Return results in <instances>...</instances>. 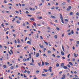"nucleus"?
I'll use <instances>...</instances> for the list:
<instances>
[{
	"instance_id": "f8f14e48",
	"label": "nucleus",
	"mask_w": 79,
	"mask_h": 79,
	"mask_svg": "<svg viewBox=\"0 0 79 79\" xmlns=\"http://www.w3.org/2000/svg\"><path fill=\"white\" fill-rule=\"evenodd\" d=\"M51 17L52 18H53V19H54V18H55V17L53 15H51Z\"/></svg>"
},
{
	"instance_id": "473e14b6",
	"label": "nucleus",
	"mask_w": 79,
	"mask_h": 79,
	"mask_svg": "<svg viewBox=\"0 0 79 79\" xmlns=\"http://www.w3.org/2000/svg\"><path fill=\"white\" fill-rule=\"evenodd\" d=\"M70 15H73V12H70Z\"/></svg>"
},
{
	"instance_id": "a878e982",
	"label": "nucleus",
	"mask_w": 79,
	"mask_h": 79,
	"mask_svg": "<svg viewBox=\"0 0 79 79\" xmlns=\"http://www.w3.org/2000/svg\"><path fill=\"white\" fill-rule=\"evenodd\" d=\"M27 61V60H26V59H24L23 60V61Z\"/></svg>"
},
{
	"instance_id": "1a4fd4ad",
	"label": "nucleus",
	"mask_w": 79,
	"mask_h": 79,
	"mask_svg": "<svg viewBox=\"0 0 79 79\" xmlns=\"http://www.w3.org/2000/svg\"><path fill=\"white\" fill-rule=\"evenodd\" d=\"M45 64L46 66H47V65H48V64H49V63L46 62H45Z\"/></svg>"
},
{
	"instance_id": "ddd939ff",
	"label": "nucleus",
	"mask_w": 79,
	"mask_h": 79,
	"mask_svg": "<svg viewBox=\"0 0 79 79\" xmlns=\"http://www.w3.org/2000/svg\"><path fill=\"white\" fill-rule=\"evenodd\" d=\"M42 65H41V66H44V62L43 61H42Z\"/></svg>"
},
{
	"instance_id": "4468645a",
	"label": "nucleus",
	"mask_w": 79,
	"mask_h": 79,
	"mask_svg": "<svg viewBox=\"0 0 79 79\" xmlns=\"http://www.w3.org/2000/svg\"><path fill=\"white\" fill-rule=\"evenodd\" d=\"M61 53L62 55H64V52L63 51H62L61 52Z\"/></svg>"
},
{
	"instance_id": "20e7f679",
	"label": "nucleus",
	"mask_w": 79,
	"mask_h": 79,
	"mask_svg": "<svg viewBox=\"0 0 79 79\" xmlns=\"http://www.w3.org/2000/svg\"><path fill=\"white\" fill-rule=\"evenodd\" d=\"M49 70L50 72L51 73V72H52V67H49Z\"/></svg>"
},
{
	"instance_id": "9b49d317",
	"label": "nucleus",
	"mask_w": 79,
	"mask_h": 79,
	"mask_svg": "<svg viewBox=\"0 0 79 79\" xmlns=\"http://www.w3.org/2000/svg\"><path fill=\"white\" fill-rule=\"evenodd\" d=\"M27 44H30L31 45V41H27Z\"/></svg>"
},
{
	"instance_id": "09e8293b",
	"label": "nucleus",
	"mask_w": 79,
	"mask_h": 79,
	"mask_svg": "<svg viewBox=\"0 0 79 79\" xmlns=\"http://www.w3.org/2000/svg\"><path fill=\"white\" fill-rule=\"evenodd\" d=\"M4 2L5 3H7V2H6V1L5 0H4Z\"/></svg>"
},
{
	"instance_id": "f3484780",
	"label": "nucleus",
	"mask_w": 79,
	"mask_h": 79,
	"mask_svg": "<svg viewBox=\"0 0 79 79\" xmlns=\"http://www.w3.org/2000/svg\"><path fill=\"white\" fill-rule=\"evenodd\" d=\"M62 48L63 52H64V47H63V45H62Z\"/></svg>"
},
{
	"instance_id": "a18cd8bd",
	"label": "nucleus",
	"mask_w": 79,
	"mask_h": 79,
	"mask_svg": "<svg viewBox=\"0 0 79 79\" xmlns=\"http://www.w3.org/2000/svg\"><path fill=\"white\" fill-rule=\"evenodd\" d=\"M64 34H63L62 35V37H64Z\"/></svg>"
},
{
	"instance_id": "680f3d73",
	"label": "nucleus",
	"mask_w": 79,
	"mask_h": 79,
	"mask_svg": "<svg viewBox=\"0 0 79 79\" xmlns=\"http://www.w3.org/2000/svg\"><path fill=\"white\" fill-rule=\"evenodd\" d=\"M33 31H35L37 32V30H35V29H33Z\"/></svg>"
},
{
	"instance_id": "6e6d98bb",
	"label": "nucleus",
	"mask_w": 79,
	"mask_h": 79,
	"mask_svg": "<svg viewBox=\"0 0 79 79\" xmlns=\"http://www.w3.org/2000/svg\"><path fill=\"white\" fill-rule=\"evenodd\" d=\"M22 6H25V4H22Z\"/></svg>"
},
{
	"instance_id": "4be33fe9",
	"label": "nucleus",
	"mask_w": 79,
	"mask_h": 79,
	"mask_svg": "<svg viewBox=\"0 0 79 79\" xmlns=\"http://www.w3.org/2000/svg\"><path fill=\"white\" fill-rule=\"evenodd\" d=\"M43 70L44 71V72H47V71H48L47 69H44Z\"/></svg>"
},
{
	"instance_id": "e2e57ef3",
	"label": "nucleus",
	"mask_w": 79,
	"mask_h": 79,
	"mask_svg": "<svg viewBox=\"0 0 79 79\" xmlns=\"http://www.w3.org/2000/svg\"><path fill=\"white\" fill-rule=\"evenodd\" d=\"M69 56H70V54H69L68 56H67V57H68V58H69Z\"/></svg>"
},
{
	"instance_id": "4d7b16f0",
	"label": "nucleus",
	"mask_w": 79,
	"mask_h": 79,
	"mask_svg": "<svg viewBox=\"0 0 79 79\" xmlns=\"http://www.w3.org/2000/svg\"><path fill=\"white\" fill-rule=\"evenodd\" d=\"M47 50V49L46 48H44V52H45V50Z\"/></svg>"
},
{
	"instance_id": "c85d7f7f",
	"label": "nucleus",
	"mask_w": 79,
	"mask_h": 79,
	"mask_svg": "<svg viewBox=\"0 0 79 79\" xmlns=\"http://www.w3.org/2000/svg\"><path fill=\"white\" fill-rule=\"evenodd\" d=\"M8 53H9L10 55H11V52H10V51H9L8 52Z\"/></svg>"
},
{
	"instance_id": "58836bf2",
	"label": "nucleus",
	"mask_w": 79,
	"mask_h": 79,
	"mask_svg": "<svg viewBox=\"0 0 79 79\" xmlns=\"http://www.w3.org/2000/svg\"><path fill=\"white\" fill-rule=\"evenodd\" d=\"M36 73H39V70H36Z\"/></svg>"
},
{
	"instance_id": "ea45409f",
	"label": "nucleus",
	"mask_w": 79,
	"mask_h": 79,
	"mask_svg": "<svg viewBox=\"0 0 79 79\" xmlns=\"http://www.w3.org/2000/svg\"><path fill=\"white\" fill-rule=\"evenodd\" d=\"M65 21H66L67 22H68V19H65Z\"/></svg>"
},
{
	"instance_id": "cd10ccee",
	"label": "nucleus",
	"mask_w": 79,
	"mask_h": 79,
	"mask_svg": "<svg viewBox=\"0 0 79 79\" xmlns=\"http://www.w3.org/2000/svg\"><path fill=\"white\" fill-rule=\"evenodd\" d=\"M56 29L58 31H60V29L58 27H56Z\"/></svg>"
},
{
	"instance_id": "e433bc0d",
	"label": "nucleus",
	"mask_w": 79,
	"mask_h": 79,
	"mask_svg": "<svg viewBox=\"0 0 79 79\" xmlns=\"http://www.w3.org/2000/svg\"><path fill=\"white\" fill-rule=\"evenodd\" d=\"M27 16H30V17H31V16H32V15H27Z\"/></svg>"
},
{
	"instance_id": "dca6fc26",
	"label": "nucleus",
	"mask_w": 79,
	"mask_h": 79,
	"mask_svg": "<svg viewBox=\"0 0 79 79\" xmlns=\"http://www.w3.org/2000/svg\"><path fill=\"white\" fill-rule=\"evenodd\" d=\"M3 67L5 68V69H6V65H3Z\"/></svg>"
},
{
	"instance_id": "b1692460",
	"label": "nucleus",
	"mask_w": 79,
	"mask_h": 79,
	"mask_svg": "<svg viewBox=\"0 0 79 79\" xmlns=\"http://www.w3.org/2000/svg\"><path fill=\"white\" fill-rule=\"evenodd\" d=\"M60 66V64H59L57 63L56 64V67H58V66Z\"/></svg>"
},
{
	"instance_id": "393cba45",
	"label": "nucleus",
	"mask_w": 79,
	"mask_h": 79,
	"mask_svg": "<svg viewBox=\"0 0 79 79\" xmlns=\"http://www.w3.org/2000/svg\"><path fill=\"white\" fill-rule=\"evenodd\" d=\"M44 43H45L46 45H48V43L47 42H46L45 41L44 42Z\"/></svg>"
},
{
	"instance_id": "2eb2a0df",
	"label": "nucleus",
	"mask_w": 79,
	"mask_h": 79,
	"mask_svg": "<svg viewBox=\"0 0 79 79\" xmlns=\"http://www.w3.org/2000/svg\"><path fill=\"white\" fill-rule=\"evenodd\" d=\"M41 75H42L43 76H44V77L47 76V74H42Z\"/></svg>"
},
{
	"instance_id": "774afa93",
	"label": "nucleus",
	"mask_w": 79,
	"mask_h": 79,
	"mask_svg": "<svg viewBox=\"0 0 79 79\" xmlns=\"http://www.w3.org/2000/svg\"><path fill=\"white\" fill-rule=\"evenodd\" d=\"M42 3H41V4H40L39 5L40 6H42Z\"/></svg>"
},
{
	"instance_id": "412c9836",
	"label": "nucleus",
	"mask_w": 79,
	"mask_h": 79,
	"mask_svg": "<svg viewBox=\"0 0 79 79\" xmlns=\"http://www.w3.org/2000/svg\"><path fill=\"white\" fill-rule=\"evenodd\" d=\"M69 64L70 65H71V66H73V64L72 63V62H70L69 63Z\"/></svg>"
},
{
	"instance_id": "37998d69",
	"label": "nucleus",
	"mask_w": 79,
	"mask_h": 79,
	"mask_svg": "<svg viewBox=\"0 0 79 79\" xmlns=\"http://www.w3.org/2000/svg\"><path fill=\"white\" fill-rule=\"evenodd\" d=\"M33 25H34V26H35V27H36V24L35 23H34V24H33Z\"/></svg>"
},
{
	"instance_id": "39448f33",
	"label": "nucleus",
	"mask_w": 79,
	"mask_h": 79,
	"mask_svg": "<svg viewBox=\"0 0 79 79\" xmlns=\"http://www.w3.org/2000/svg\"><path fill=\"white\" fill-rule=\"evenodd\" d=\"M34 64V63L31 62L30 63V65L31 66H35V64Z\"/></svg>"
},
{
	"instance_id": "c756f323",
	"label": "nucleus",
	"mask_w": 79,
	"mask_h": 79,
	"mask_svg": "<svg viewBox=\"0 0 79 79\" xmlns=\"http://www.w3.org/2000/svg\"><path fill=\"white\" fill-rule=\"evenodd\" d=\"M55 9V6H53L51 8V10H54Z\"/></svg>"
},
{
	"instance_id": "0e129e2a",
	"label": "nucleus",
	"mask_w": 79,
	"mask_h": 79,
	"mask_svg": "<svg viewBox=\"0 0 79 79\" xmlns=\"http://www.w3.org/2000/svg\"><path fill=\"white\" fill-rule=\"evenodd\" d=\"M41 1H42V2L43 3H44V1H45V0H41Z\"/></svg>"
},
{
	"instance_id": "052dcab7",
	"label": "nucleus",
	"mask_w": 79,
	"mask_h": 79,
	"mask_svg": "<svg viewBox=\"0 0 79 79\" xmlns=\"http://www.w3.org/2000/svg\"><path fill=\"white\" fill-rule=\"evenodd\" d=\"M23 76L24 77H27V76H26V75H25V74H24L23 75Z\"/></svg>"
},
{
	"instance_id": "49530a36",
	"label": "nucleus",
	"mask_w": 79,
	"mask_h": 79,
	"mask_svg": "<svg viewBox=\"0 0 79 79\" xmlns=\"http://www.w3.org/2000/svg\"><path fill=\"white\" fill-rule=\"evenodd\" d=\"M32 48H33V49L34 51H35V49L34 47H32Z\"/></svg>"
},
{
	"instance_id": "6ab92c4d",
	"label": "nucleus",
	"mask_w": 79,
	"mask_h": 79,
	"mask_svg": "<svg viewBox=\"0 0 79 79\" xmlns=\"http://www.w3.org/2000/svg\"><path fill=\"white\" fill-rule=\"evenodd\" d=\"M14 68V66H12L10 67V69H13Z\"/></svg>"
},
{
	"instance_id": "6e6552de",
	"label": "nucleus",
	"mask_w": 79,
	"mask_h": 79,
	"mask_svg": "<svg viewBox=\"0 0 79 79\" xmlns=\"http://www.w3.org/2000/svg\"><path fill=\"white\" fill-rule=\"evenodd\" d=\"M63 68L65 69H68V67L66 66H64Z\"/></svg>"
},
{
	"instance_id": "5fc2aeb1",
	"label": "nucleus",
	"mask_w": 79,
	"mask_h": 79,
	"mask_svg": "<svg viewBox=\"0 0 79 79\" xmlns=\"http://www.w3.org/2000/svg\"><path fill=\"white\" fill-rule=\"evenodd\" d=\"M63 73V72L60 71V72H59V74H61V73Z\"/></svg>"
},
{
	"instance_id": "13d9d810",
	"label": "nucleus",
	"mask_w": 79,
	"mask_h": 79,
	"mask_svg": "<svg viewBox=\"0 0 79 79\" xmlns=\"http://www.w3.org/2000/svg\"><path fill=\"white\" fill-rule=\"evenodd\" d=\"M8 32H9V31H7V32H6V34H7V35L8 34Z\"/></svg>"
},
{
	"instance_id": "9d476101",
	"label": "nucleus",
	"mask_w": 79,
	"mask_h": 79,
	"mask_svg": "<svg viewBox=\"0 0 79 79\" xmlns=\"http://www.w3.org/2000/svg\"><path fill=\"white\" fill-rule=\"evenodd\" d=\"M64 63H62L61 64V66L63 67L64 66Z\"/></svg>"
},
{
	"instance_id": "79ce46f5",
	"label": "nucleus",
	"mask_w": 79,
	"mask_h": 79,
	"mask_svg": "<svg viewBox=\"0 0 79 79\" xmlns=\"http://www.w3.org/2000/svg\"><path fill=\"white\" fill-rule=\"evenodd\" d=\"M77 44H79V41H77Z\"/></svg>"
},
{
	"instance_id": "a19ab883",
	"label": "nucleus",
	"mask_w": 79,
	"mask_h": 79,
	"mask_svg": "<svg viewBox=\"0 0 79 79\" xmlns=\"http://www.w3.org/2000/svg\"><path fill=\"white\" fill-rule=\"evenodd\" d=\"M38 64L39 65V66H41L40 65V62L38 63Z\"/></svg>"
},
{
	"instance_id": "c03bdc74",
	"label": "nucleus",
	"mask_w": 79,
	"mask_h": 79,
	"mask_svg": "<svg viewBox=\"0 0 79 79\" xmlns=\"http://www.w3.org/2000/svg\"><path fill=\"white\" fill-rule=\"evenodd\" d=\"M48 52L49 53H51V51L50 50L48 51Z\"/></svg>"
},
{
	"instance_id": "c9c22d12",
	"label": "nucleus",
	"mask_w": 79,
	"mask_h": 79,
	"mask_svg": "<svg viewBox=\"0 0 79 79\" xmlns=\"http://www.w3.org/2000/svg\"><path fill=\"white\" fill-rule=\"evenodd\" d=\"M71 32L68 33V35H71Z\"/></svg>"
},
{
	"instance_id": "423d86ee",
	"label": "nucleus",
	"mask_w": 79,
	"mask_h": 79,
	"mask_svg": "<svg viewBox=\"0 0 79 79\" xmlns=\"http://www.w3.org/2000/svg\"><path fill=\"white\" fill-rule=\"evenodd\" d=\"M30 19L31 21H34L35 20L34 19V17L32 18L31 19Z\"/></svg>"
},
{
	"instance_id": "603ef678",
	"label": "nucleus",
	"mask_w": 79,
	"mask_h": 79,
	"mask_svg": "<svg viewBox=\"0 0 79 79\" xmlns=\"http://www.w3.org/2000/svg\"><path fill=\"white\" fill-rule=\"evenodd\" d=\"M27 73V70H25V71H24V73Z\"/></svg>"
},
{
	"instance_id": "bb28decb",
	"label": "nucleus",
	"mask_w": 79,
	"mask_h": 79,
	"mask_svg": "<svg viewBox=\"0 0 79 79\" xmlns=\"http://www.w3.org/2000/svg\"><path fill=\"white\" fill-rule=\"evenodd\" d=\"M17 41L19 44L20 43V41H19V39H18Z\"/></svg>"
},
{
	"instance_id": "338daca9",
	"label": "nucleus",
	"mask_w": 79,
	"mask_h": 79,
	"mask_svg": "<svg viewBox=\"0 0 79 79\" xmlns=\"http://www.w3.org/2000/svg\"><path fill=\"white\" fill-rule=\"evenodd\" d=\"M77 31H79V28H78L77 29Z\"/></svg>"
},
{
	"instance_id": "bf43d9fd",
	"label": "nucleus",
	"mask_w": 79,
	"mask_h": 79,
	"mask_svg": "<svg viewBox=\"0 0 79 79\" xmlns=\"http://www.w3.org/2000/svg\"><path fill=\"white\" fill-rule=\"evenodd\" d=\"M57 58H60V56H56Z\"/></svg>"
},
{
	"instance_id": "4c0bfd02",
	"label": "nucleus",
	"mask_w": 79,
	"mask_h": 79,
	"mask_svg": "<svg viewBox=\"0 0 79 79\" xmlns=\"http://www.w3.org/2000/svg\"><path fill=\"white\" fill-rule=\"evenodd\" d=\"M58 8H59V7L58 6H57L56 7V10H58Z\"/></svg>"
},
{
	"instance_id": "72a5a7b5",
	"label": "nucleus",
	"mask_w": 79,
	"mask_h": 79,
	"mask_svg": "<svg viewBox=\"0 0 79 79\" xmlns=\"http://www.w3.org/2000/svg\"><path fill=\"white\" fill-rule=\"evenodd\" d=\"M54 37L55 39H57V35H55L54 36Z\"/></svg>"
},
{
	"instance_id": "864d4df0",
	"label": "nucleus",
	"mask_w": 79,
	"mask_h": 79,
	"mask_svg": "<svg viewBox=\"0 0 79 79\" xmlns=\"http://www.w3.org/2000/svg\"><path fill=\"white\" fill-rule=\"evenodd\" d=\"M26 13L27 14H29V12H28V11H26Z\"/></svg>"
},
{
	"instance_id": "8fccbe9b",
	"label": "nucleus",
	"mask_w": 79,
	"mask_h": 79,
	"mask_svg": "<svg viewBox=\"0 0 79 79\" xmlns=\"http://www.w3.org/2000/svg\"><path fill=\"white\" fill-rule=\"evenodd\" d=\"M70 41H71V42H72L73 40H74L73 39H70Z\"/></svg>"
},
{
	"instance_id": "0eeeda50",
	"label": "nucleus",
	"mask_w": 79,
	"mask_h": 79,
	"mask_svg": "<svg viewBox=\"0 0 79 79\" xmlns=\"http://www.w3.org/2000/svg\"><path fill=\"white\" fill-rule=\"evenodd\" d=\"M39 53H37L36 54V57H39Z\"/></svg>"
},
{
	"instance_id": "f257e3e1",
	"label": "nucleus",
	"mask_w": 79,
	"mask_h": 79,
	"mask_svg": "<svg viewBox=\"0 0 79 79\" xmlns=\"http://www.w3.org/2000/svg\"><path fill=\"white\" fill-rule=\"evenodd\" d=\"M60 19L61 20V22L63 24H64V22L63 18V16H62V15L60 14Z\"/></svg>"
},
{
	"instance_id": "7ed1b4c3",
	"label": "nucleus",
	"mask_w": 79,
	"mask_h": 79,
	"mask_svg": "<svg viewBox=\"0 0 79 79\" xmlns=\"http://www.w3.org/2000/svg\"><path fill=\"white\" fill-rule=\"evenodd\" d=\"M62 76L63 77L61 78V79H65L66 78V75L64 74Z\"/></svg>"
},
{
	"instance_id": "aec40b11",
	"label": "nucleus",
	"mask_w": 79,
	"mask_h": 79,
	"mask_svg": "<svg viewBox=\"0 0 79 79\" xmlns=\"http://www.w3.org/2000/svg\"><path fill=\"white\" fill-rule=\"evenodd\" d=\"M16 22H17V23H18V24L20 23V22H19V20L17 21Z\"/></svg>"
},
{
	"instance_id": "5701e85b",
	"label": "nucleus",
	"mask_w": 79,
	"mask_h": 79,
	"mask_svg": "<svg viewBox=\"0 0 79 79\" xmlns=\"http://www.w3.org/2000/svg\"><path fill=\"white\" fill-rule=\"evenodd\" d=\"M66 4V2H63L62 3V5H65Z\"/></svg>"
},
{
	"instance_id": "2f4dec72",
	"label": "nucleus",
	"mask_w": 79,
	"mask_h": 79,
	"mask_svg": "<svg viewBox=\"0 0 79 79\" xmlns=\"http://www.w3.org/2000/svg\"><path fill=\"white\" fill-rule=\"evenodd\" d=\"M8 5H10L11 6H13V5L11 3H8Z\"/></svg>"
},
{
	"instance_id": "69168bd1",
	"label": "nucleus",
	"mask_w": 79,
	"mask_h": 79,
	"mask_svg": "<svg viewBox=\"0 0 79 79\" xmlns=\"http://www.w3.org/2000/svg\"><path fill=\"white\" fill-rule=\"evenodd\" d=\"M52 55L53 57H55V54H52Z\"/></svg>"
},
{
	"instance_id": "f704fd0d",
	"label": "nucleus",
	"mask_w": 79,
	"mask_h": 79,
	"mask_svg": "<svg viewBox=\"0 0 79 79\" xmlns=\"http://www.w3.org/2000/svg\"><path fill=\"white\" fill-rule=\"evenodd\" d=\"M73 55L74 56H75V57H77V55H76V54L74 53Z\"/></svg>"
},
{
	"instance_id": "de8ad7c7",
	"label": "nucleus",
	"mask_w": 79,
	"mask_h": 79,
	"mask_svg": "<svg viewBox=\"0 0 79 79\" xmlns=\"http://www.w3.org/2000/svg\"><path fill=\"white\" fill-rule=\"evenodd\" d=\"M27 73L28 74H30V71H28L27 72Z\"/></svg>"
},
{
	"instance_id": "3c124183",
	"label": "nucleus",
	"mask_w": 79,
	"mask_h": 79,
	"mask_svg": "<svg viewBox=\"0 0 79 79\" xmlns=\"http://www.w3.org/2000/svg\"><path fill=\"white\" fill-rule=\"evenodd\" d=\"M32 63H34V59H33V58L32 59Z\"/></svg>"
},
{
	"instance_id": "7c9ffc66",
	"label": "nucleus",
	"mask_w": 79,
	"mask_h": 79,
	"mask_svg": "<svg viewBox=\"0 0 79 79\" xmlns=\"http://www.w3.org/2000/svg\"><path fill=\"white\" fill-rule=\"evenodd\" d=\"M67 66L69 68H71V66H70V65H69V64H68L67 65Z\"/></svg>"
},
{
	"instance_id": "f03ea898",
	"label": "nucleus",
	"mask_w": 79,
	"mask_h": 79,
	"mask_svg": "<svg viewBox=\"0 0 79 79\" xmlns=\"http://www.w3.org/2000/svg\"><path fill=\"white\" fill-rule=\"evenodd\" d=\"M69 8L67 9V11H70L71 9V6H69L68 7Z\"/></svg>"
},
{
	"instance_id": "a211bd4d",
	"label": "nucleus",
	"mask_w": 79,
	"mask_h": 79,
	"mask_svg": "<svg viewBox=\"0 0 79 79\" xmlns=\"http://www.w3.org/2000/svg\"><path fill=\"white\" fill-rule=\"evenodd\" d=\"M71 33V34H74V31L73 30H72Z\"/></svg>"
}]
</instances>
